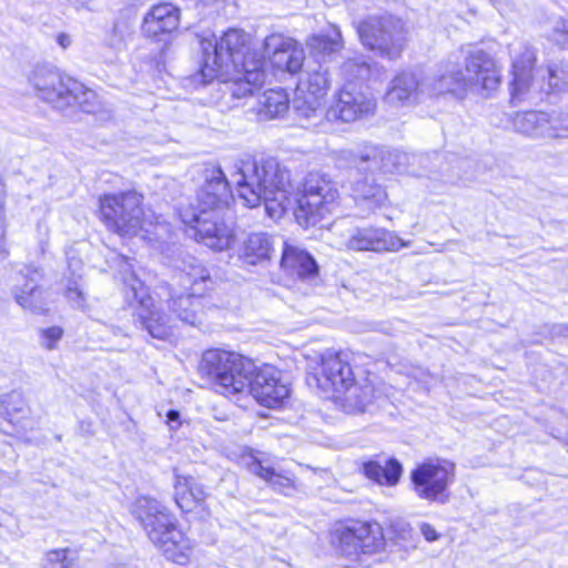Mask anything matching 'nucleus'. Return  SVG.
Wrapping results in <instances>:
<instances>
[{
    "mask_svg": "<svg viewBox=\"0 0 568 568\" xmlns=\"http://www.w3.org/2000/svg\"><path fill=\"white\" fill-rule=\"evenodd\" d=\"M240 197L248 207L262 202L270 217L280 219L293 209L296 222L304 229L314 226L337 207L335 183L320 172L308 173L302 189L294 193L290 171L275 158L244 155L234 162Z\"/></svg>",
    "mask_w": 568,
    "mask_h": 568,
    "instance_id": "obj_1",
    "label": "nucleus"
},
{
    "mask_svg": "<svg viewBox=\"0 0 568 568\" xmlns=\"http://www.w3.org/2000/svg\"><path fill=\"white\" fill-rule=\"evenodd\" d=\"M247 34L241 30L230 29L219 40L203 38L201 73L204 81L214 79L234 81L236 98L253 94L254 89L263 85L265 61L247 47Z\"/></svg>",
    "mask_w": 568,
    "mask_h": 568,
    "instance_id": "obj_2",
    "label": "nucleus"
},
{
    "mask_svg": "<svg viewBox=\"0 0 568 568\" xmlns=\"http://www.w3.org/2000/svg\"><path fill=\"white\" fill-rule=\"evenodd\" d=\"M151 542L171 561L184 565L193 548L192 540L178 528V520L170 510L154 498L138 497L131 509Z\"/></svg>",
    "mask_w": 568,
    "mask_h": 568,
    "instance_id": "obj_3",
    "label": "nucleus"
},
{
    "mask_svg": "<svg viewBox=\"0 0 568 568\" xmlns=\"http://www.w3.org/2000/svg\"><path fill=\"white\" fill-rule=\"evenodd\" d=\"M199 372L213 385L215 392L231 397L244 395L255 373V364L239 353L213 348L203 353Z\"/></svg>",
    "mask_w": 568,
    "mask_h": 568,
    "instance_id": "obj_4",
    "label": "nucleus"
},
{
    "mask_svg": "<svg viewBox=\"0 0 568 568\" xmlns=\"http://www.w3.org/2000/svg\"><path fill=\"white\" fill-rule=\"evenodd\" d=\"M175 277L179 288L173 290L169 308L179 321L196 326L203 320L204 293L213 284L210 272L199 261L191 258Z\"/></svg>",
    "mask_w": 568,
    "mask_h": 568,
    "instance_id": "obj_5",
    "label": "nucleus"
},
{
    "mask_svg": "<svg viewBox=\"0 0 568 568\" xmlns=\"http://www.w3.org/2000/svg\"><path fill=\"white\" fill-rule=\"evenodd\" d=\"M30 83L40 99L52 104L53 108H64L78 103L83 111L93 112L87 103L95 98V93L84 88L82 83L61 73L52 65H37L30 78Z\"/></svg>",
    "mask_w": 568,
    "mask_h": 568,
    "instance_id": "obj_6",
    "label": "nucleus"
},
{
    "mask_svg": "<svg viewBox=\"0 0 568 568\" xmlns=\"http://www.w3.org/2000/svg\"><path fill=\"white\" fill-rule=\"evenodd\" d=\"M343 72L348 83L342 88L336 101L327 109L326 118L331 121L355 122L373 115L376 111V100L353 83V80L364 78L368 73V65L365 62L348 60L343 64Z\"/></svg>",
    "mask_w": 568,
    "mask_h": 568,
    "instance_id": "obj_7",
    "label": "nucleus"
},
{
    "mask_svg": "<svg viewBox=\"0 0 568 568\" xmlns=\"http://www.w3.org/2000/svg\"><path fill=\"white\" fill-rule=\"evenodd\" d=\"M234 202L229 181L219 165L209 164L199 174V186L194 199L181 212L194 214H210L214 217L233 213L231 204Z\"/></svg>",
    "mask_w": 568,
    "mask_h": 568,
    "instance_id": "obj_8",
    "label": "nucleus"
},
{
    "mask_svg": "<svg viewBox=\"0 0 568 568\" xmlns=\"http://www.w3.org/2000/svg\"><path fill=\"white\" fill-rule=\"evenodd\" d=\"M356 30L364 47L390 60L400 55L406 43L404 22L392 14L369 16Z\"/></svg>",
    "mask_w": 568,
    "mask_h": 568,
    "instance_id": "obj_9",
    "label": "nucleus"
},
{
    "mask_svg": "<svg viewBox=\"0 0 568 568\" xmlns=\"http://www.w3.org/2000/svg\"><path fill=\"white\" fill-rule=\"evenodd\" d=\"M100 212L106 227L120 235H135L143 226L142 195L135 191L102 196Z\"/></svg>",
    "mask_w": 568,
    "mask_h": 568,
    "instance_id": "obj_10",
    "label": "nucleus"
},
{
    "mask_svg": "<svg viewBox=\"0 0 568 568\" xmlns=\"http://www.w3.org/2000/svg\"><path fill=\"white\" fill-rule=\"evenodd\" d=\"M124 295L129 304L140 306L139 318L149 334L159 339H165L172 334V320L170 316L153 310V302L144 283L138 278L132 265L124 261L122 266Z\"/></svg>",
    "mask_w": 568,
    "mask_h": 568,
    "instance_id": "obj_11",
    "label": "nucleus"
},
{
    "mask_svg": "<svg viewBox=\"0 0 568 568\" xmlns=\"http://www.w3.org/2000/svg\"><path fill=\"white\" fill-rule=\"evenodd\" d=\"M454 478L455 464L446 459L426 460L410 471L413 491L429 503H447Z\"/></svg>",
    "mask_w": 568,
    "mask_h": 568,
    "instance_id": "obj_12",
    "label": "nucleus"
},
{
    "mask_svg": "<svg viewBox=\"0 0 568 568\" xmlns=\"http://www.w3.org/2000/svg\"><path fill=\"white\" fill-rule=\"evenodd\" d=\"M184 224L194 231V237L214 251L230 248L234 241V215L230 213L214 217L210 214H194V212H181Z\"/></svg>",
    "mask_w": 568,
    "mask_h": 568,
    "instance_id": "obj_13",
    "label": "nucleus"
},
{
    "mask_svg": "<svg viewBox=\"0 0 568 568\" xmlns=\"http://www.w3.org/2000/svg\"><path fill=\"white\" fill-rule=\"evenodd\" d=\"M339 156L359 170L383 173H408L410 166V153L376 145H365L357 151L342 150Z\"/></svg>",
    "mask_w": 568,
    "mask_h": 568,
    "instance_id": "obj_14",
    "label": "nucleus"
},
{
    "mask_svg": "<svg viewBox=\"0 0 568 568\" xmlns=\"http://www.w3.org/2000/svg\"><path fill=\"white\" fill-rule=\"evenodd\" d=\"M341 552L352 559L359 555H374L386 546L382 526L376 521H356L338 532Z\"/></svg>",
    "mask_w": 568,
    "mask_h": 568,
    "instance_id": "obj_15",
    "label": "nucleus"
},
{
    "mask_svg": "<svg viewBox=\"0 0 568 568\" xmlns=\"http://www.w3.org/2000/svg\"><path fill=\"white\" fill-rule=\"evenodd\" d=\"M464 75L468 90L489 95L501 82V70L495 59L481 49H470L464 58Z\"/></svg>",
    "mask_w": 568,
    "mask_h": 568,
    "instance_id": "obj_16",
    "label": "nucleus"
},
{
    "mask_svg": "<svg viewBox=\"0 0 568 568\" xmlns=\"http://www.w3.org/2000/svg\"><path fill=\"white\" fill-rule=\"evenodd\" d=\"M317 387L324 392L342 394L354 381L348 355L343 352L326 349L320 355V364L314 373Z\"/></svg>",
    "mask_w": 568,
    "mask_h": 568,
    "instance_id": "obj_17",
    "label": "nucleus"
},
{
    "mask_svg": "<svg viewBox=\"0 0 568 568\" xmlns=\"http://www.w3.org/2000/svg\"><path fill=\"white\" fill-rule=\"evenodd\" d=\"M328 71L323 65L310 69L301 79L293 100L294 109L304 118H311L322 105V100L329 89Z\"/></svg>",
    "mask_w": 568,
    "mask_h": 568,
    "instance_id": "obj_18",
    "label": "nucleus"
},
{
    "mask_svg": "<svg viewBox=\"0 0 568 568\" xmlns=\"http://www.w3.org/2000/svg\"><path fill=\"white\" fill-rule=\"evenodd\" d=\"M264 54L271 64L291 74L297 73L304 63L305 54L301 44L282 33H273L264 40Z\"/></svg>",
    "mask_w": 568,
    "mask_h": 568,
    "instance_id": "obj_19",
    "label": "nucleus"
},
{
    "mask_svg": "<svg viewBox=\"0 0 568 568\" xmlns=\"http://www.w3.org/2000/svg\"><path fill=\"white\" fill-rule=\"evenodd\" d=\"M244 395H252L261 405L274 408L288 397L290 388L280 378V372L273 366L255 367L250 386Z\"/></svg>",
    "mask_w": 568,
    "mask_h": 568,
    "instance_id": "obj_20",
    "label": "nucleus"
},
{
    "mask_svg": "<svg viewBox=\"0 0 568 568\" xmlns=\"http://www.w3.org/2000/svg\"><path fill=\"white\" fill-rule=\"evenodd\" d=\"M516 131L534 138H568V124L545 112L528 111L514 119Z\"/></svg>",
    "mask_w": 568,
    "mask_h": 568,
    "instance_id": "obj_21",
    "label": "nucleus"
},
{
    "mask_svg": "<svg viewBox=\"0 0 568 568\" xmlns=\"http://www.w3.org/2000/svg\"><path fill=\"white\" fill-rule=\"evenodd\" d=\"M425 78L428 97L452 94L462 99L468 91L462 68L457 62L452 60L443 64L436 74Z\"/></svg>",
    "mask_w": 568,
    "mask_h": 568,
    "instance_id": "obj_22",
    "label": "nucleus"
},
{
    "mask_svg": "<svg viewBox=\"0 0 568 568\" xmlns=\"http://www.w3.org/2000/svg\"><path fill=\"white\" fill-rule=\"evenodd\" d=\"M425 97H428L426 78L420 79L413 72H402L390 81L385 101L392 105H406L419 102Z\"/></svg>",
    "mask_w": 568,
    "mask_h": 568,
    "instance_id": "obj_23",
    "label": "nucleus"
},
{
    "mask_svg": "<svg viewBox=\"0 0 568 568\" xmlns=\"http://www.w3.org/2000/svg\"><path fill=\"white\" fill-rule=\"evenodd\" d=\"M23 284L14 291L17 303L24 310L42 314L48 310V293L39 284L42 278L40 270L27 266L22 273Z\"/></svg>",
    "mask_w": 568,
    "mask_h": 568,
    "instance_id": "obj_24",
    "label": "nucleus"
},
{
    "mask_svg": "<svg viewBox=\"0 0 568 568\" xmlns=\"http://www.w3.org/2000/svg\"><path fill=\"white\" fill-rule=\"evenodd\" d=\"M510 55L513 58L511 95L515 98L521 95L530 88L534 80L532 67L536 57L531 47L523 41L510 45Z\"/></svg>",
    "mask_w": 568,
    "mask_h": 568,
    "instance_id": "obj_25",
    "label": "nucleus"
},
{
    "mask_svg": "<svg viewBox=\"0 0 568 568\" xmlns=\"http://www.w3.org/2000/svg\"><path fill=\"white\" fill-rule=\"evenodd\" d=\"M281 267L302 281L313 282L318 276V265L314 257L301 246L287 242L283 246Z\"/></svg>",
    "mask_w": 568,
    "mask_h": 568,
    "instance_id": "obj_26",
    "label": "nucleus"
},
{
    "mask_svg": "<svg viewBox=\"0 0 568 568\" xmlns=\"http://www.w3.org/2000/svg\"><path fill=\"white\" fill-rule=\"evenodd\" d=\"M179 24V8L171 3H159L145 13L141 29L144 36L156 38L175 31Z\"/></svg>",
    "mask_w": 568,
    "mask_h": 568,
    "instance_id": "obj_27",
    "label": "nucleus"
},
{
    "mask_svg": "<svg viewBox=\"0 0 568 568\" xmlns=\"http://www.w3.org/2000/svg\"><path fill=\"white\" fill-rule=\"evenodd\" d=\"M344 245L354 251H387L393 246V237L385 229L357 227L351 232Z\"/></svg>",
    "mask_w": 568,
    "mask_h": 568,
    "instance_id": "obj_28",
    "label": "nucleus"
},
{
    "mask_svg": "<svg viewBox=\"0 0 568 568\" xmlns=\"http://www.w3.org/2000/svg\"><path fill=\"white\" fill-rule=\"evenodd\" d=\"M455 166L443 153L433 152L427 154H410V166L408 173L414 175L439 174L447 181H453Z\"/></svg>",
    "mask_w": 568,
    "mask_h": 568,
    "instance_id": "obj_29",
    "label": "nucleus"
},
{
    "mask_svg": "<svg viewBox=\"0 0 568 568\" xmlns=\"http://www.w3.org/2000/svg\"><path fill=\"white\" fill-rule=\"evenodd\" d=\"M206 497V491L195 478L175 474L174 500L182 511L189 513L202 506Z\"/></svg>",
    "mask_w": 568,
    "mask_h": 568,
    "instance_id": "obj_30",
    "label": "nucleus"
},
{
    "mask_svg": "<svg viewBox=\"0 0 568 568\" xmlns=\"http://www.w3.org/2000/svg\"><path fill=\"white\" fill-rule=\"evenodd\" d=\"M352 191L357 205L368 211L381 207L387 199L385 190L369 175L354 181Z\"/></svg>",
    "mask_w": 568,
    "mask_h": 568,
    "instance_id": "obj_31",
    "label": "nucleus"
},
{
    "mask_svg": "<svg viewBox=\"0 0 568 568\" xmlns=\"http://www.w3.org/2000/svg\"><path fill=\"white\" fill-rule=\"evenodd\" d=\"M248 470L266 481L276 493L294 496L298 491V486L292 477L276 471L273 467L264 465L261 460L253 459L248 464Z\"/></svg>",
    "mask_w": 568,
    "mask_h": 568,
    "instance_id": "obj_32",
    "label": "nucleus"
},
{
    "mask_svg": "<svg viewBox=\"0 0 568 568\" xmlns=\"http://www.w3.org/2000/svg\"><path fill=\"white\" fill-rule=\"evenodd\" d=\"M272 252L273 241L267 233H252L243 242L240 257L246 264L256 265L270 260Z\"/></svg>",
    "mask_w": 568,
    "mask_h": 568,
    "instance_id": "obj_33",
    "label": "nucleus"
},
{
    "mask_svg": "<svg viewBox=\"0 0 568 568\" xmlns=\"http://www.w3.org/2000/svg\"><path fill=\"white\" fill-rule=\"evenodd\" d=\"M402 465L395 458H388L384 463L368 460L363 464L364 475L379 485L395 486L402 476Z\"/></svg>",
    "mask_w": 568,
    "mask_h": 568,
    "instance_id": "obj_34",
    "label": "nucleus"
},
{
    "mask_svg": "<svg viewBox=\"0 0 568 568\" xmlns=\"http://www.w3.org/2000/svg\"><path fill=\"white\" fill-rule=\"evenodd\" d=\"M306 45L317 61H329L343 48L342 34L333 29L329 34H314L308 38Z\"/></svg>",
    "mask_w": 568,
    "mask_h": 568,
    "instance_id": "obj_35",
    "label": "nucleus"
},
{
    "mask_svg": "<svg viewBox=\"0 0 568 568\" xmlns=\"http://www.w3.org/2000/svg\"><path fill=\"white\" fill-rule=\"evenodd\" d=\"M288 110V97L283 90H268L260 99L258 114L265 120L283 115Z\"/></svg>",
    "mask_w": 568,
    "mask_h": 568,
    "instance_id": "obj_36",
    "label": "nucleus"
},
{
    "mask_svg": "<svg viewBox=\"0 0 568 568\" xmlns=\"http://www.w3.org/2000/svg\"><path fill=\"white\" fill-rule=\"evenodd\" d=\"M29 413L27 402L21 393L12 392L2 400V414L12 424H20Z\"/></svg>",
    "mask_w": 568,
    "mask_h": 568,
    "instance_id": "obj_37",
    "label": "nucleus"
},
{
    "mask_svg": "<svg viewBox=\"0 0 568 568\" xmlns=\"http://www.w3.org/2000/svg\"><path fill=\"white\" fill-rule=\"evenodd\" d=\"M341 395H345L346 400L362 410L376 398L375 389L368 381L359 385L354 379L347 390Z\"/></svg>",
    "mask_w": 568,
    "mask_h": 568,
    "instance_id": "obj_38",
    "label": "nucleus"
},
{
    "mask_svg": "<svg viewBox=\"0 0 568 568\" xmlns=\"http://www.w3.org/2000/svg\"><path fill=\"white\" fill-rule=\"evenodd\" d=\"M43 568H81L74 551L62 548L49 551L43 561Z\"/></svg>",
    "mask_w": 568,
    "mask_h": 568,
    "instance_id": "obj_39",
    "label": "nucleus"
},
{
    "mask_svg": "<svg viewBox=\"0 0 568 568\" xmlns=\"http://www.w3.org/2000/svg\"><path fill=\"white\" fill-rule=\"evenodd\" d=\"M63 329L60 326H51L47 328H41L39 331V343L41 347L48 351H53L58 348L59 342L63 337Z\"/></svg>",
    "mask_w": 568,
    "mask_h": 568,
    "instance_id": "obj_40",
    "label": "nucleus"
},
{
    "mask_svg": "<svg viewBox=\"0 0 568 568\" xmlns=\"http://www.w3.org/2000/svg\"><path fill=\"white\" fill-rule=\"evenodd\" d=\"M64 295L73 307L84 311L87 308L85 295L78 278L70 280L67 284Z\"/></svg>",
    "mask_w": 568,
    "mask_h": 568,
    "instance_id": "obj_41",
    "label": "nucleus"
},
{
    "mask_svg": "<svg viewBox=\"0 0 568 568\" xmlns=\"http://www.w3.org/2000/svg\"><path fill=\"white\" fill-rule=\"evenodd\" d=\"M548 74V87L550 91L564 92L568 91V80L565 79V72L554 70L551 68L547 69Z\"/></svg>",
    "mask_w": 568,
    "mask_h": 568,
    "instance_id": "obj_42",
    "label": "nucleus"
},
{
    "mask_svg": "<svg viewBox=\"0 0 568 568\" xmlns=\"http://www.w3.org/2000/svg\"><path fill=\"white\" fill-rule=\"evenodd\" d=\"M552 38L560 45H568V16L555 21Z\"/></svg>",
    "mask_w": 568,
    "mask_h": 568,
    "instance_id": "obj_43",
    "label": "nucleus"
},
{
    "mask_svg": "<svg viewBox=\"0 0 568 568\" xmlns=\"http://www.w3.org/2000/svg\"><path fill=\"white\" fill-rule=\"evenodd\" d=\"M166 424L171 430H178L182 426L181 414L179 410L170 409L166 414Z\"/></svg>",
    "mask_w": 568,
    "mask_h": 568,
    "instance_id": "obj_44",
    "label": "nucleus"
},
{
    "mask_svg": "<svg viewBox=\"0 0 568 568\" xmlns=\"http://www.w3.org/2000/svg\"><path fill=\"white\" fill-rule=\"evenodd\" d=\"M419 530L427 541H435L439 538V534L430 524H420Z\"/></svg>",
    "mask_w": 568,
    "mask_h": 568,
    "instance_id": "obj_45",
    "label": "nucleus"
},
{
    "mask_svg": "<svg viewBox=\"0 0 568 568\" xmlns=\"http://www.w3.org/2000/svg\"><path fill=\"white\" fill-rule=\"evenodd\" d=\"M7 197V190L3 179L0 176V220L4 222V203Z\"/></svg>",
    "mask_w": 568,
    "mask_h": 568,
    "instance_id": "obj_46",
    "label": "nucleus"
},
{
    "mask_svg": "<svg viewBox=\"0 0 568 568\" xmlns=\"http://www.w3.org/2000/svg\"><path fill=\"white\" fill-rule=\"evenodd\" d=\"M4 232L6 224L2 220H0V258H4L8 254L4 246Z\"/></svg>",
    "mask_w": 568,
    "mask_h": 568,
    "instance_id": "obj_47",
    "label": "nucleus"
},
{
    "mask_svg": "<svg viewBox=\"0 0 568 568\" xmlns=\"http://www.w3.org/2000/svg\"><path fill=\"white\" fill-rule=\"evenodd\" d=\"M58 40V43L63 48H68L70 44H71V39L68 34L65 33H60L57 38Z\"/></svg>",
    "mask_w": 568,
    "mask_h": 568,
    "instance_id": "obj_48",
    "label": "nucleus"
},
{
    "mask_svg": "<svg viewBox=\"0 0 568 568\" xmlns=\"http://www.w3.org/2000/svg\"><path fill=\"white\" fill-rule=\"evenodd\" d=\"M69 268L72 271V273H77L81 268V262L80 261H72L69 258Z\"/></svg>",
    "mask_w": 568,
    "mask_h": 568,
    "instance_id": "obj_49",
    "label": "nucleus"
},
{
    "mask_svg": "<svg viewBox=\"0 0 568 568\" xmlns=\"http://www.w3.org/2000/svg\"><path fill=\"white\" fill-rule=\"evenodd\" d=\"M122 44V39H119L115 43H113V45L115 47H120Z\"/></svg>",
    "mask_w": 568,
    "mask_h": 568,
    "instance_id": "obj_50",
    "label": "nucleus"
},
{
    "mask_svg": "<svg viewBox=\"0 0 568 568\" xmlns=\"http://www.w3.org/2000/svg\"><path fill=\"white\" fill-rule=\"evenodd\" d=\"M113 31H114V32H116V31H118V26H116V24L113 27Z\"/></svg>",
    "mask_w": 568,
    "mask_h": 568,
    "instance_id": "obj_51",
    "label": "nucleus"
}]
</instances>
